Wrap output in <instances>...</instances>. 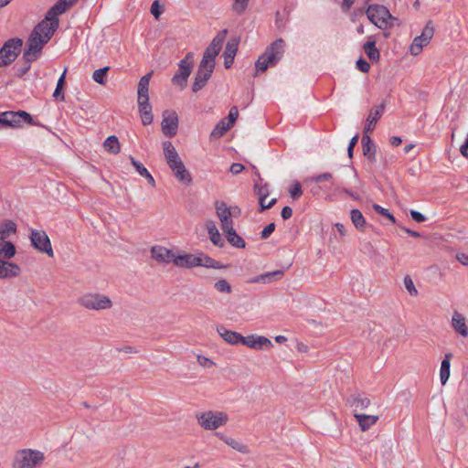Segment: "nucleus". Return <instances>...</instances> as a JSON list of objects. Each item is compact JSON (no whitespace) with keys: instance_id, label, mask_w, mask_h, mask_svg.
Instances as JSON below:
<instances>
[{"instance_id":"f257e3e1","label":"nucleus","mask_w":468,"mask_h":468,"mask_svg":"<svg viewBox=\"0 0 468 468\" xmlns=\"http://www.w3.org/2000/svg\"><path fill=\"white\" fill-rule=\"evenodd\" d=\"M228 31L223 29L217 34L208 47L206 48L203 58L198 65L192 85L193 92L203 89L210 79L216 65V58L222 48Z\"/></svg>"},{"instance_id":"f03ea898","label":"nucleus","mask_w":468,"mask_h":468,"mask_svg":"<svg viewBox=\"0 0 468 468\" xmlns=\"http://www.w3.org/2000/svg\"><path fill=\"white\" fill-rule=\"evenodd\" d=\"M57 28L56 21L54 24H51L46 19L35 27L28 38L27 48L24 53L27 60H35L37 58L38 53L42 50L44 45L49 41Z\"/></svg>"},{"instance_id":"7ed1b4c3","label":"nucleus","mask_w":468,"mask_h":468,"mask_svg":"<svg viewBox=\"0 0 468 468\" xmlns=\"http://www.w3.org/2000/svg\"><path fill=\"white\" fill-rule=\"evenodd\" d=\"M44 452L35 448H22L15 452L12 468H42L46 462Z\"/></svg>"},{"instance_id":"20e7f679","label":"nucleus","mask_w":468,"mask_h":468,"mask_svg":"<svg viewBox=\"0 0 468 468\" xmlns=\"http://www.w3.org/2000/svg\"><path fill=\"white\" fill-rule=\"evenodd\" d=\"M197 425L204 431H216L227 425L229 416L222 410H207L197 412L195 415Z\"/></svg>"},{"instance_id":"39448f33","label":"nucleus","mask_w":468,"mask_h":468,"mask_svg":"<svg viewBox=\"0 0 468 468\" xmlns=\"http://www.w3.org/2000/svg\"><path fill=\"white\" fill-rule=\"evenodd\" d=\"M285 43L283 39H276L255 63L258 71H265L270 65H275L282 57Z\"/></svg>"},{"instance_id":"423d86ee","label":"nucleus","mask_w":468,"mask_h":468,"mask_svg":"<svg viewBox=\"0 0 468 468\" xmlns=\"http://www.w3.org/2000/svg\"><path fill=\"white\" fill-rule=\"evenodd\" d=\"M77 303L90 311L109 310L113 306L112 299L102 293L88 292L78 298Z\"/></svg>"},{"instance_id":"0eeeda50","label":"nucleus","mask_w":468,"mask_h":468,"mask_svg":"<svg viewBox=\"0 0 468 468\" xmlns=\"http://www.w3.org/2000/svg\"><path fill=\"white\" fill-rule=\"evenodd\" d=\"M366 14L368 19L380 29L392 27L393 21L397 20L384 5H371L367 7Z\"/></svg>"},{"instance_id":"6e6552de","label":"nucleus","mask_w":468,"mask_h":468,"mask_svg":"<svg viewBox=\"0 0 468 468\" xmlns=\"http://www.w3.org/2000/svg\"><path fill=\"white\" fill-rule=\"evenodd\" d=\"M194 65V54L188 52L178 63V70L172 78V83L181 90L185 89Z\"/></svg>"},{"instance_id":"1a4fd4ad","label":"nucleus","mask_w":468,"mask_h":468,"mask_svg":"<svg viewBox=\"0 0 468 468\" xmlns=\"http://www.w3.org/2000/svg\"><path fill=\"white\" fill-rule=\"evenodd\" d=\"M23 41L20 38L7 40L0 49V68L13 62L18 56Z\"/></svg>"},{"instance_id":"9d476101","label":"nucleus","mask_w":468,"mask_h":468,"mask_svg":"<svg viewBox=\"0 0 468 468\" xmlns=\"http://www.w3.org/2000/svg\"><path fill=\"white\" fill-rule=\"evenodd\" d=\"M434 35V27L431 21H428L420 36L416 37L410 47V53L413 56L419 55L424 47H426L431 40Z\"/></svg>"},{"instance_id":"9b49d317","label":"nucleus","mask_w":468,"mask_h":468,"mask_svg":"<svg viewBox=\"0 0 468 468\" xmlns=\"http://www.w3.org/2000/svg\"><path fill=\"white\" fill-rule=\"evenodd\" d=\"M30 241L32 246L41 253L48 257L54 256L50 239L44 230L31 229Z\"/></svg>"},{"instance_id":"f8f14e48","label":"nucleus","mask_w":468,"mask_h":468,"mask_svg":"<svg viewBox=\"0 0 468 468\" xmlns=\"http://www.w3.org/2000/svg\"><path fill=\"white\" fill-rule=\"evenodd\" d=\"M3 117L5 118V127L21 128L25 123L31 124L33 119L31 115L25 111L4 112Z\"/></svg>"},{"instance_id":"ddd939ff","label":"nucleus","mask_w":468,"mask_h":468,"mask_svg":"<svg viewBox=\"0 0 468 468\" xmlns=\"http://www.w3.org/2000/svg\"><path fill=\"white\" fill-rule=\"evenodd\" d=\"M161 128L164 134L167 137H174L177 133L178 117L174 111H165L163 112V120Z\"/></svg>"},{"instance_id":"4468645a","label":"nucleus","mask_w":468,"mask_h":468,"mask_svg":"<svg viewBox=\"0 0 468 468\" xmlns=\"http://www.w3.org/2000/svg\"><path fill=\"white\" fill-rule=\"evenodd\" d=\"M216 215L220 222L222 230L231 229L233 227V220L231 217V210L229 209L227 204L223 201L215 202Z\"/></svg>"},{"instance_id":"2eb2a0df","label":"nucleus","mask_w":468,"mask_h":468,"mask_svg":"<svg viewBox=\"0 0 468 468\" xmlns=\"http://www.w3.org/2000/svg\"><path fill=\"white\" fill-rule=\"evenodd\" d=\"M78 0H58V2L48 10L46 20L54 24L57 22V27H58V16L65 13L69 7H71Z\"/></svg>"},{"instance_id":"dca6fc26","label":"nucleus","mask_w":468,"mask_h":468,"mask_svg":"<svg viewBox=\"0 0 468 468\" xmlns=\"http://www.w3.org/2000/svg\"><path fill=\"white\" fill-rule=\"evenodd\" d=\"M151 257L159 263L169 264L174 263L176 251L164 246L155 245L151 248Z\"/></svg>"},{"instance_id":"f3484780","label":"nucleus","mask_w":468,"mask_h":468,"mask_svg":"<svg viewBox=\"0 0 468 468\" xmlns=\"http://www.w3.org/2000/svg\"><path fill=\"white\" fill-rule=\"evenodd\" d=\"M242 345L254 350H262L272 347V343L269 338L264 335H258L243 336Z\"/></svg>"},{"instance_id":"a211bd4d","label":"nucleus","mask_w":468,"mask_h":468,"mask_svg":"<svg viewBox=\"0 0 468 468\" xmlns=\"http://www.w3.org/2000/svg\"><path fill=\"white\" fill-rule=\"evenodd\" d=\"M254 192L258 196L259 204H260V211H263L265 209H269L272 207L276 202L277 198L273 197L265 203V199H267L269 196V187L267 185L260 186L257 182L254 184Z\"/></svg>"},{"instance_id":"6ab92c4d","label":"nucleus","mask_w":468,"mask_h":468,"mask_svg":"<svg viewBox=\"0 0 468 468\" xmlns=\"http://www.w3.org/2000/svg\"><path fill=\"white\" fill-rule=\"evenodd\" d=\"M162 146L165 159L170 169L174 166L176 167L177 165H181L183 163L176 149L171 142L165 141L162 144Z\"/></svg>"},{"instance_id":"aec40b11","label":"nucleus","mask_w":468,"mask_h":468,"mask_svg":"<svg viewBox=\"0 0 468 468\" xmlns=\"http://www.w3.org/2000/svg\"><path fill=\"white\" fill-rule=\"evenodd\" d=\"M198 254L181 252L175 256L174 264L178 268L192 269L197 267Z\"/></svg>"},{"instance_id":"412c9836","label":"nucleus","mask_w":468,"mask_h":468,"mask_svg":"<svg viewBox=\"0 0 468 468\" xmlns=\"http://www.w3.org/2000/svg\"><path fill=\"white\" fill-rule=\"evenodd\" d=\"M217 332L221 336V338L228 344L233 346L242 345L243 335H241L239 333L229 330L223 325L218 326Z\"/></svg>"},{"instance_id":"4be33fe9","label":"nucleus","mask_w":468,"mask_h":468,"mask_svg":"<svg viewBox=\"0 0 468 468\" xmlns=\"http://www.w3.org/2000/svg\"><path fill=\"white\" fill-rule=\"evenodd\" d=\"M20 272L21 269L17 264L0 259V279L16 277Z\"/></svg>"},{"instance_id":"5701e85b","label":"nucleus","mask_w":468,"mask_h":468,"mask_svg":"<svg viewBox=\"0 0 468 468\" xmlns=\"http://www.w3.org/2000/svg\"><path fill=\"white\" fill-rule=\"evenodd\" d=\"M216 435L221 441H223L228 446L231 447L233 450H236L237 452L243 454H247L250 452L249 447L240 441L234 439L232 437H229L223 433H217Z\"/></svg>"},{"instance_id":"b1692460","label":"nucleus","mask_w":468,"mask_h":468,"mask_svg":"<svg viewBox=\"0 0 468 468\" xmlns=\"http://www.w3.org/2000/svg\"><path fill=\"white\" fill-rule=\"evenodd\" d=\"M452 326L454 331L462 336H468V326L466 325L465 317L462 314L458 312L453 313L452 317Z\"/></svg>"},{"instance_id":"393cba45","label":"nucleus","mask_w":468,"mask_h":468,"mask_svg":"<svg viewBox=\"0 0 468 468\" xmlns=\"http://www.w3.org/2000/svg\"><path fill=\"white\" fill-rule=\"evenodd\" d=\"M385 108V104L382 103L380 105L375 106L371 109L369 112V114L367 119V125H366V132H372L378 122V121L380 119L383 111Z\"/></svg>"},{"instance_id":"a878e982","label":"nucleus","mask_w":468,"mask_h":468,"mask_svg":"<svg viewBox=\"0 0 468 468\" xmlns=\"http://www.w3.org/2000/svg\"><path fill=\"white\" fill-rule=\"evenodd\" d=\"M238 50V42L235 39L229 40L224 50V65L227 69L230 68L233 63L234 57Z\"/></svg>"},{"instance_id":"bb28decb","label":"nucleus","mask_w":468,"mask_h":468,"mask_svg":"<svg viewBox=\"0 0 468 468\" xmlns=\"http://www.w3.org/2000/svg\"><path fill=\"white\" fill-rule=\"evenodd\" d=\"M199 266L216 270L226 268V266L222 264L220 261H216L215 259L204 253H199L197 256V267Z\"/></svg>"},{"instance_id":"cd10ccee","label":"nucleus","mask_w":468,"mask_h":468,"mask_svg":"<svg viewBox=\"0 0 468 468\" xmlns=\"http://www.w3.org/2000/svg\"><path fill=\"white\" fill-rule=\"evenodd\" d=\"M283 276V271L277 270L271 272H266L261 275H258L249 281L250 283H268L272 281L280 280Z\"/></svg>"},{"instance_id":"c85d7f7f","label":"nucleus","mask_w":468,"mask_h":468,"mask_svg":"<svg viewBox=\"0 0 468 468\" xmlns=\"http://www.w3.org/2000/svg\"><path fill=\"white\" fill-rule=\"evenodd\" d=\"M176 178L182 184L188 186L192 182V177L188 170L186 168L184 163L177 165L176 167L171 168Z\"/></svg>"},{"instance_id":"c756f323","label":"nucleus","mask_w":468,"mask_h":468,"mask_svg":"<svg viewBox=\"0 0 468 468\" xmlns=\"http://www.w3.org/2000/svg\"><path fill=\"white\" fill-rule=\"evenodd\" d=\"M354 417L357 420L360 429L365 431L373 426L378 420V416L354 413Z\"/></svg>"},{"instance_id":"7c9ffc66","label":"nucleus","mask_w":468,"mask_h":468,"mask_svg":"<svg viewBox=\"0 0 468 468\" xmlns=\"http://www.w3.org/2000/svg\"><path fill=\"white\" fill-rule=\"evenodd\" d=\"M16 231V224L11 220H3L0 222V241L6 240Z\"/></svg>"},{"instance_id":"2f4dec72","label":"nucleus","mask_w":468,"mask_h":468,"mask_svg":"<svg viewBox=\"0 0 468 468\" xmlns=\"http://www.w3.org/2000/svg\"><path fill=\"white\" fill-rule=\"evenodd\" d=\"M452 356V353L446 354L444 359L441 361V364L440 380L442 385H445L450 378V367H451Z\"/></svg>"},{"instance_id":"473e14b6","label":"nucleus","mask_w":468,"mask_h":468,"mask_svg":"<svg viewBox=\"0 0 468 468\" xmlns=\"http://www.w3.org/2000/svg\"><path fill=\"white\" fill-rule=\"evenodd\" d=\"M130 161L138 174L144 177L151 186L154 187L155 180L146 167H144L140 162L136 161L133 156H130Z\"/></svg>"},{"instance_id":"72a5a7b5","label":"nucleus","mask_w":468,"mask_h":468,"mask_svg":"<svg viewBox=\"0 0 468 468\" xmlns=\"http://www.w3.org/2000/svg\"><path fill=\"white\" fill-rule=\"evenodd\" d=\"M228 241L234 247L243 249L246 246L244 239L236 232L234 228L223 230Z\"/></svg>"},{"instance_id":"f704fd0d","label":"nucleus","mask_w":468,"mask_h":468,"mask_svg":"<svg viewBox=\"0 0 468 468\" xmlns=\"http://www.w3.org/2000/svg\"><path fill=\"white\" fill-rule=\"evenodd\" d=\"M370 405V399L367 397L356 396L354 397L350 402V407L354 410L355 413H358Z\"/></svg>"},{"instance_id":"c9c22d12","label":"nucleus","mask_w":468,"mask_h":468,"mask_svg":"<svg viewBox=\"0 0 468 468\" xmlns=\"http://www.w3.org/2000/svg\"><path fill=\"white\" fill-rule=\"evenodd\" d=\"M363 154L369 160L375 159L376 147L368 135L362 137Z\"/></svg>"},{"instance_id":"e433bc0d","label":"nucleus","mask_w":468,"mask_h":468,"mask_svg":"<svg viewBox=\"0 0 468 468\" xmlns=\"http://www.w3.org/2000/svg\"><path fill=\"white\" fill-rule=\"evenodd\" d=\"M138 112L142 120L143 125L146 126L153 122L154 116L152 113V106L150 105H139Z\"/></svg>"},{"instance_id":"4c0bfd02","label":"nucleus","mask_w":468,"mask_h":468,"mask_svg":"<svg viewBox=\"0 0 468 468\" xmlns=\"http://www.w3.org/2000/svg\"><path fill=\"white\" fill-rule=\"evenodd\" d=\"M105 151L111 154H119L121 151V145L118 138L115 135L109 136L103 143Z\"/></svg>"},{"instance_id":"58836bf2","label":"nucleus","mask_w":468,"mask_h":468,"mask_svg":"<svg viewBox=\"0 0 468 468\" xmlns=\"http://www.w3.org/2000/svg\"><path fill=\"white\" fill-rule=\"evenodd\" d=\"M15 245L7 240L0 241V257L11 259L16 255Z\"/></svg>"},{"instance_id":"ea45409f","label":"nucleus","mask_w":468,"mask_h":468,"mask_svg":"<svg viewBox=\"0 0 468 468\" xmlns=\"http://www.w3.org/2000/svg\"><path fill=\"white\" fill-rule=\"evenodd\" d=\"M152 75H153V71L145 74L144 76H143L140 79V80L138 82V87H137V96L149 95V83H150Z\"/></svg>"},{"instance_id":"a19ab883","label":"nucleus","mask_w":468,"mask_h":468,"mask_svg":"<svg viewBox=\"0 0 468 468\" xmlns=\"http://www.w3.org/2000/svg\"><path fill=\"white\" fill-rule=\"evenodd\" d=\"M363 48L370 60L378 61L380 53L379 50L377 48L376 42L374 40L367 42L364 45Z\"/></svg>"},{"instance_id":"79ce46f5","label":"nucleus","mask_w":468,"mask_h":468,"mask_svg":"<svg viewBox=\"0 0 468 468\" xmlns=\"http://www.w3.org/2000/svg\"><path fill=\"white\" fill-rule=\"evenodd\" d=\"M350 218L356 229H362L366 225V220L359 209H352L350 212Z\"/></svg>"},{"instance_id":"37998d69","label":"nucleus","mask_w":468,"mask_h":468,"mask_svg":"<svg viewBox=\"0 0 468 468\" xmlns=\"http://www.w3.org/2000/svg\"><path fill=\"white\" fill-rule=\"evenodd\" d=\"M214 289L220 293L230 294L232 292L231 284L225 279H220L214 283Z\"/></svg>"},{"instance_id":"c03bdc74","label":"nucleus","mask_w":468,"mask_h":468,"mask_svg":"<svg viewBox=\"0 0 468 468\" xmlns=\"http://www.w3.org/2000/svg\"><path fill=\"white\" fill-rule=\"evenodd\" d=\"M230 127L231 126L227 123L224 119H222L213 129L211 136L221 137Z\"/></svg>"},{"instance_id":"a18cd8bd","label":"nucleus","mask_w":468,"mask_h":468,"mask_svg":"<svg viewBox=\"0 0 468 468\" xmlns=\"http://www.w3.org/2000/svg\"><path fill=\"white\" fill-rule=\"evenodd\" d=\"M109 69H110V67H108V66L99 69H96L92 74L93 80L98 84L105 85V83H106L105 76H106L107 72L109 71Z\"/></svg>"},{"instance_id":"49530a36","label":"nucleus","mask_w":468,"mask_h":468,"mask_svg":"<svg viewBox=\"0 0 468 468\" xmlns=\"http://www.w3.org/2000/svg\"><path fill=\"white\" fill-rule=\"evenodd\" d=\"M65 76H66V69L63 71L62 75L58 80L57 87L53 93L54 98L60 99L61 101H64V99H65L64 94L62 92V89L65 84Z\"/></svg>"},{"instance_id":"de8ad7c7","label":"nucleus","mask_w":468,"mask_h":468,"mask_svg":"<svg viewBox=\"0 0 468 468\" xmlns=\"http://www.w3.org/2000/svg\"><path fill=\"white\" fill-rule=\"evenodd\" d=\"M403 282H404V286H405L406 290L411 296L418 295V290L416 289L414 282L410 276H406L404 278Z\"/></svg>"},{"instance_id":"09e8293b","label":"nucleus","mask_w":468,"mask_h":468,"mask_svg":"<svg viewBox=\"0 0 468 468\" xmlns=\"http://www.w3.org/2000/svg\"><path fill=\"white\" fill-rule=\"evenodd\" d=\"M372 207H373V209L377 213H378V214L384 216L385 218H388L392 223H396V219H395L394 216L387 208H384V207H382L381 206H379L378 204H374Z\"/></svg>"},{"instance_id":"8fccbe9b","label":"nucleus","mask_w":468,"mask_h":468,"mask_svg":"<svg viewBox=\"0 0 468 468\" xmlns=\"http://www.w3.org/2000/svg\"><path fill=\"white\" fill-rule=\"evenodd\" d=\"M197 361L198 365L204 368H211L215 366V363L210 358L202 355L197 356Z\"/></svg>"},{"instance_id":"3c124183","label":"nucleus","mask_w":468,"mask_h":468,"mask_svg":"<svg viewBox=\"0 0 468 468\" xmlns=\"http://www.w3.org/2000/svg\"><path fill=\"white\" fill-rule=\"evenodd\" d=\"M249 0H235L232 5V9L238 14H241L245 11L248 5Z\"/></svg>"},{"instance_id":"603ef678","label":"nucleus","mask_w":468,"mask_h":468,"mask_svg":"<svg viewBox=\"0 0 468 468\" xmlns=\"http://www.w3.org/2000/svg\"><path fill=\"white\" fill-rule=\"evenodd\" d=\"M210 241L217 247L222 248L225 245V241L223 238L221 237L219 231L217 233H212L208 236Z\"/></svg>"},{"instance_id":"864d4df0","label":"nucleus","mask_w":468,"mask_h":468,"mask_svg":"<svg viewBox=\"0 0 468 468\" xmlns=\"http://www.w3.org/2000/svg\"><path fill=\"white\" fill-rule=\"evenodd\" d=\"M163 11V6L159 4L157 0H155L151 5V14L154 16V18L158 19Z\"/></svg>"},{"instance_id":"5fc2aeb1","label":"nucleus","mask_w":468,"mask_h":468,"mask_svg":"<svg viewBox=\"0 0 468 468\" xmlns=\"http://www.w3.org/2000/svg\"><path fill=\"white\" fill-rule=\"evenodd\" d=\"M302 193L303 191L300 183H294L290 189L291 197L293 199H297L298 197H301Z\"/></svg>"},{"instance_id":"6e6d98bb","label":"nucleus","mask_w":468,"mask_h":468,"mask_svg":"<svg viewBox=\"0 0 468 468\" xmlns=\"http://www.w3.org/2000/svg\"><path fill=\"white\" fill-rule=\"evenodd\" d=\"M238 117H239L238 108L236 106H233L230 109L229 116H228V119H229L228 123L231 126L235 122V121L238 119Z\"/></svg>"},{"instance_id":"4d7b16f0","label":"nucleus","mask_w":468,"mask_h":468,"mask_svg":"<svg viewBox=\"0 0 468 468\" xmlns=\"http://www.w3.org/2000/svg\"><path fill=\"white\" fill-rule=\"evenodd\" d=\"M205 227H206L208 236L211 235L212 233L218 232L216 223L211 219L206 220Z\"/></svg>"},{"instance_id":"13d9d810","label":"nucleus","mask_w":468,"mask_h":468,"mask_svg":"<svg viewBox=\"0 0 468 468\" xmlns=\"http://www.w3.org/2000/svg\"><path fill=\"white\" fill-rule=\"evenodd\" d=\"M356 67L358 68L359 70H361L364 73L368 72L370 69L369 63L367 60H365L364 58H359L356 61Z\"/></svg>"},{"instance_id":"bf43d9fd","label":"nucleus","mask_w":468,"mask_h":468,"mask_svg":"<svg viewBox=\"0 0 468 468\" xmlns=\"http://www.w3.org/2000/svg\"><path fill=\"white\" fill-rule=\"evenodd\" d=\"M275 229V224L274 223H270L268 224L264 229L263 230L261 231V236L262 239H267L271 236V234L274 231Z\"/></svg>"},{"instance_id":"052dcab7","label":"nucleus","mask_w":468,"mask_h":468,"mask_svg":"<svg viewBox=\"0 0 468 468\" xmlns=\"http://www.w3.org/2000/svg\"><path fill=\"white\" fill-rule=\"evenodd\" d=\"M333 177L332 174L330 173H324L321 175H318L316 176H314L311 180L314 183H320L323 181H328Z\"/></svg>"},{"instance_id":"680f3d73","label":"nucleus","mask_w":468,"mask_h":468,"mask_svg":"<svg viewBox=\"0 0 468 468\" xmlns=\"http://www.w3.org/2000/svg\"><path fill=\"white\" fill-rule=\"evenodd\" d=\"M357 141H358V135L356 134L349 142L348 148H347V154H348L349 158L353 157L354 148H355L356 144H357Z\"/></svg>"},{"instance_id":"e2e57ef3","label":"nucleus","mask_w":468,"mask_h":468,"mask_svg":"<svg viewBox=\"0 0 468 468\" xmlns=\"http://www.w3.org/2000/svg\"><path fill=\"white\" fill-rule=\"evenodd\" d=\"M410 216L412 219L418 223L424 222L426 220V217L416 210H410Z\"/></svg>"},{"instance_id":"0e129e2a","label":"nucleus","mask_w":468,"mask_h":468,"mask_svg":"<svg viewBox=\"0 0 468 468\" xmlns=\"http://www.w3.org/2000/svg\"><path fill=\"white\" fill-rule=\"evenodd\" d=\"M245 169L244 165L242 164H239V163H234L231 165L230 168H229V171L233 174V175H239V173H241L243 170Z\"/></svg>"},{"instance_id":"69168bd1","label":"nucleus","mask_w":468,"mask_h":468,"mask_svg":"<svg viewBox=\"0 0 468 468\" xmlns=\"http://www.w3.org/2000/svg\"><path fill=\"white\" fill-rule=\"evenodd\" d=\"M456 260L463 265L468 266V254L464 252H458L456 254Z\"/></svg>"},{"instance_id":"338daca9","label":"nucleus","mask_w":468,"mask_h":468,"mask_svg":"<svg viewBox=\"0 0 468 468\" xmlns=\"http://www.w3.org/2000/svg\"><path fill=\"white\" fill-rule=\"evenodd\" d=\"M292 215V209L290 207H284L282 210L281 216L283 219H288Z\"/></svg>"},{"instance_id":"774afa93","label":"nucleus","mask_w":468,"mask_h":468,"mask_svg":"<svg viewBox=\"0 0 468 468\" xmlns=\"http://www.w3.org/2000/svg\"><path fill=\"white\" fill-rule=\"evenodd\" d=\"M460 152L463 156L468 158V133L466 136L465 143L460 148Z\"/></svg>"}]
</instances>
